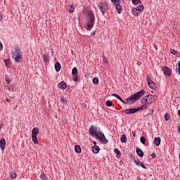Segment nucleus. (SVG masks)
Returning a JSON list of instances; mask_svg holds the SVG:
<instances>
[{"mask_svg":"<svg viewBox=\"0 0 180 180\" xmlns=\"http://www.w3.org/2000/svg\"><path fill=\"white\" fill-rule=\"evenodd\" d=\"M146 94V91L144 89L141 90L140 91H138L137 93L134 94V95H131L128 98H126L125 101L122 100V103H125L126 105H130L131 103H134L136 101H139L141 96H143V94Z\"/></svg>","mask_w":180,"mask_h":180,"instance_id":"f257e3e1","label":"nucleus"},{"mask_svg":"<svg viewBox=\"0 0 180 180\" xmlns=\"http://www.w3.org/2000/svg\"><path fill=\"white\" fill-rule=\"evenodd\" d=\"M96 130L97 129L92 126L90 127L89 133L92 137H96L97 140H99V141H103L104 144H108V139L105 137V134Z\"/></svg>","mask_w":180,"mask_h":180,"instance_id":"f03ea898","label":"nucleus"},{"mask_svg":"<svg viewBox=\"0 0 180 180\" xmlns=\"http://www.w3.org/2000/svg\"><path fill=\"white\" fill-rule=\"evenodd\" d=\"M86 26L88 29H92L94 27V25H95V15L91 11H86Z\"/></svg>","mask_w":180,"mask_h":180,"instance_id":"7ed1b4c3","label":"nucleus"},{"mask_svg":"<svg viewBox=\"0 0 180 180\" xmlns=\"http://www.w3.org/2000/svg\"><path fill=\"white\" fill-rule=\"evenodd\" d=\"M158 98L157 95L148 94L141 99V103L142 105H151V103H154L157 101Z\"/></svg>","mask_w":180,"mask_h":180,"instance_id":"20e7f679","label":"nucleus"},{"mask_svg":"<svg viewBox=\"0 0 180 180\" xmlns=\"http://www.w3.org/2000/svg\"><path fill=\"white\" fill-rule=\"evenodd\" d=\"M23 52L19 48H15L13 53V58L15 63H22L23 61V58L22 57Z\"/></svg>","mask_w":180,"mask_h":180,"instance_id":"39448f33","label":"nucleus"},{"mask_svg":"<svg viewBox=\"0 0 180 180\" xmlns=\"http://www.w3.org/2000/svg\"><path fill=\"white\" fill-rule=\"evenodd\" d=\"M40 133L39 128L34 127L32 130V140L34 144H39V141H37V135Z\"/></svg>","mask_w":180,"mask_h":180,"instance_id":"423d86ee","label":"nucleus"},{"mask_svg":"<svg viewBox=\"0 0 180 180\" xmlns=\"http://www.w3.org/2000/svg\"><path fill=\"white\" fill-rule=\"evenodd\" d=\"M144 11V6L139 5L136 8H134L131 10L132 15H134V16H139L141 12Z\"/></svg>","mask_w":180,"mask_h":180,"instance_id":"0eeeda50","label":"nucleus"},{"mask_svg":"<svg viewBox=\"0 0 180 180\" xmlns=\"http://www.w3.org/2000/svg\"><path fill=\"white\" fill-rule=\"evenodd\" d=\"M111 1L112 2L117 13H122V5H120V0H111Z\"/></svg>","mask_w":180,"mask_h":180,"instance_id":"6e6552de","label":"nucleus"},{"mask_svg":"<svg viewBox=\"0 0 180 180\" xmlns=\"http://www.w3.org/2000/svg\"><path fill=\"white\" fill-rule=\"evenodd\" d=\"M100 11L102 12V13H105V12L108 11V4L105 2L100 3L98 5Z\"/></svg>","mask_w":180,"mask_h":180,"instance_id":"1a4fd4ad","label":"nucleus"},{"mask_svg":"<svg viewBox=\"0 0 180 180\" xmlns=\"http://www.w3.org/2000/svg\"><path fill=\"white\" fill-rule=\"evenodd\" d=\"M137 112H139V109L137 108H129L126 109L124 111V113H125V115H133L134 113H137Z\"/></svg>","mask_w":180,"mask_h":180,"instance_id":"9d476101","label":"nucleus"},{"mask_svg":"<svg viewBox=\"0 0 180 180\" xmlns=\"http://www.w3.org/2000/svg\"><path fill=\"white\" fill-rule=\"evenodd\" d=\"M162 70L165 75H168V76L171 75V70H169L168 67L163 66L162 67Z\"/></svg>","mask_w":180,"mask_h":180,"instance_id":"9b49d317","label":"nucleus"},{"mask_svg":"<svg viewBox=\"0 0 180 180\" xmlns=\"http://www.w3.org/2000/svg\"><path fill=\"white\" fill-rule=\"evenodd\" d=\"M134 162L136 164V165H139L141 167V168H143L144 169H147V167L143 164L141 161H140L139 159H134Z\"/></svg>","mask_w":180,"mask_h":180,"instance_id":"f8f14e48","label":"nucleus"},{"mask_svg":"<svg viewBox=\"0 0 180 180\" xmlns=\"http://www.w3.org/2000/svg\"><path fill=\"white\" fill-rule=\"evenodd\" d=\"M59 89H67V84L65 82H61L58 84Z\"/></svg>","mask_w":180,"mask_h":180,"instance_id":"ddd939ff","label":"nucleus"},{"mask_svg":"<svg viewBox=\"0 0 180 180\" xmlns=\"http://www.w3.org/2000/svg\"><path fill=\"white\" fill-rule=\"evenodd\" d=\"M5 146H6V141H5V139H2L0 141V148L2 151L5 150Z\"/></svg>","mask_w":180,"mask_h":180,"instance_id":"4468645a","label":"nucleus"},{"mask_svg":"<svg viewBox=\"0 0 180 180\" xmlns=\"http://www.w3.org/2000/svg\"><path fill=\"white\" fill-rule=\"evenodd\" d=\"M154 144H155V146L158 147V146H160V144H161V138H160V137L155 138Z\"/></svg>","mask_w":180,"mask_h":180,"instance_id":"2eb2a0df","label":"nucleus"},{"mask_svg":"<svg viewBox=\"0 0 180 180\" xmlns=\"http://www.w3.org/2000/svg\"><path fill=\"white\" fill-rule=\"evenodd\" d=\"M136 153L139 157H141V158H143V157H144V153L139 148H136Z\"/></svg>","mask_w":180,"mask_h":180,"instance_id":"dca6fc26","label":"nucleus"},{"mask_svg":"<svg viewBox=\"0 0 180 180\" xmlns=\"http://www.w3.org/2000/svg\"><path fill=\"white\" fill-rule=\"evenodd\" d=\"M55 70L56 72H59L60 70H61V64H60V63L56 62L55 63Z\"/></svg>","mask_w":180,"mask_h":180,"instance_id":"f3484780","label":"nucleus"},{"mask_svg":"<svg viewBox=\"0 0 180 180\" xmlns=\"http://www.w3.org/2000/svg\"><path fill=\"white\" fill-rule=\"evenodd\" d=\"M68 12H69L70 13H72V12H74L75 9V7H74L73 5L72 6H68L67 8H66Z\"/></svg>","mask_w":180,"mask_h":180,"instance_id":"a211bd4d","label":"nucleus"},{"mask_svg":"<svg viewBox=\"0 0 180 180\" xmlns=\"http://www.w3.org/2000/svg\"><path fill=\"white\" fill-rule=\"evenodd\" d=\"M101 149L99 148V146H94L92 147V150H93V153H94V154H98V153H99V150Z\"/></svg>","mask_w":180,"mask_h":180,"instance_id":"6ab92c4d","label":"nucleus"},{"mask_svg":"<svg viewBox=\"0 0 180 180\" xmlns=\"http://www.w3.org/2000/svg\"><path fill=\"white\" fill-rule=\"evenodd\" d=\"M148 84L149 88H151V89H155V83H154V82H153V80L148 82Z\"/></svg>","mask_w":180,"mask_h":180,"instance_id":"aec40b11","label":"nucleus"},{"mask_svg":"<svg viewBox=\"0 0 180 180\" xmlns=\"http://www.w3.org/2000/svg\"><path fill=\"white\" fill-rule=\"evenodd\" d=\"M120 140L122 143H127V138L126 137V134L122 135Z\"/></svg>","mask_w":180,"mask_h":180,"instance_id":"412c9836","label":"nucleus"},{"mask_svg":"<svg viewBox=\"0 0 180 180\" xmlns=\"http://www.w3.org/2000/svg\"><path fill=\"white\" fill-rule=\"evenodd\" d=\"M43 61H44V63H49V54L48 53L44 54Z\"/></svg>","mask_w":180,"mask_h":180,"instance_id":"4be33fe9","label":"nucleus"},{"mask_svg":"<svg viewBox=\"0 0 180 180\" xmlns=\"http://www.w3.org/2000/svg\"><path fill=\"white\" fill-rule=\"evenodd\" d=\"M148 108V104H143L142 106L136 108V109H139L138 110V112H139V110H143V109H147Z\"/></svg>","mask_w":180,"mask_h":180,"instance_id":"5701e85b","label":"nucleus"},{"mask_svg":"<svg viewBox=\"0 0 180 180\" xmlns=\"http://www.w3.org/2000/svg\"><path fill=\"white\" fill-rule=\"evenodd\" d=\"M40 178L41 180H49V177H47V175H46L44 173L41 174Z\"/></svg>","mask_w":180,"mask_h":180,"instance_id":"b1692460","label":"nucleus"},{"mask_svg":"<svg viewBox=\"0 0 180 180\" xmlns=\"http://www.w3.org/2000/svg\"><path fill=\"white\" fill-rule=\"evenodd\" d=\"M75 152L77 153L78 154H79V153H81V146H78V145H76L75 146Z\"/></svg>","mask_w":180,"mask_h":180,"instance_id":"393cba45","label":"nucleus"},{"mask_svg":"<svg viewBox=\"0 0 180 180\" xmlns=\"http://www.w3.org/2000/svg\"><path fill=\"white\" fill-rule=\"evenodd\" d=\"M77 74H78V69H77V68L75 67L72 68V75H77Z\"/></svg>","mask_w":180,"mask_h":180,"instance_id":"a878e982","label":"nucleus"},{"mask_svg":"<svg viewBox=\"0 0 180 180\" xmlns=\"http://www.w3.org/2000/svg\"><path fill=\"white\" fill-rule=\"evenodd\" d=\"M112 96H115V98H117V99H118L119 101H120V102L123 101V98H122V97H120L119 95H117V94H112Z\"/></svg>","mask_w":180,"mask_h":180,"instance_id":"bb28decb","label":"nucleus"},{"mask_svg":"<svg viewBox=\"0 0 180 180\" xmlns=\"http://www.w3.org/2000/svg\"><path fill=\"white\" fill-rule=\"evenodd\" d=\"M11 179H15V178H16V172L15 171H13L11 173Z\"/></svg>","mask_w":180,"mask_h":180,"instance_id":"cd10ccee","label":"nucleus"},{"mask_svg":"<svg viewBox=\"0 0 180 180\" xmlns=\"http://www.w3.org/2000/svg\"><path fill=\"white\" fill-rule=\"evenodd\" d=\"M131 1L134 5H139V4H141V0H131Z\"/></svg>","mask_w":180,"mask_h":180,"instance_id":"c85d7f7f","label":"nucleus"},{"mask_svg":"<svg viewBox=\"0 0 180 180\" xmlns=\"http://www.w3.org/2000/svg\"><path fill=\"white\" fill-rule=\"evenodd\" d=\"M105 105H106V106H108L109 108H110V106H112L113 105V102H112L110 101H107L105 102Z\"/></svg>","mask_w":180,"mask_h":180,"instance_id":"c756f323","label":"nucleus"},{"mask_svg":"<svg viewBox=\"0 0 180 180\" xmlns=\"http://www.w3.org/2000/svg\"><path fill=\"white\" fill-rule=\"evenodd\" d=\"M170 118H171V115L169 113H166L165 115V119L166 122H168V120H169Z\"/></svg>","mask_w":180,"mask_h":180,"instance_id":"7c9ffc66","label":"nucleus"},{"mask_svg":"<svg viewBox=\"0 0 180 180\" xmlns=\"http://www.w3.org/2000/svg\"><path fill=\"white\" fill-rule=\"evenodd\" d=\"M11 63V60L6 59V60H4V63H5V65L6 67H7V68H9V63Z\"/></svg>","mask_w":180,"mask_h":180,"instance_id":"2f4dec72","label":"nucleus"},{"mask_svg":"<svg viewBox=\"0 0 180 180\" xmlns=\"http://www.w3.org/2000/svg\"><path fill=\"white\" fill-rule=\"evenodd\" d=\"M93 84L98 85V84H99V79L96 77L93 79Z\"/></svg>","mask_w":180,"mask_h":180,"instance_id":"473e14b6","label":"nucleus"},{"mask_svg":"<svg viewBox=\"0 0 180 180\" xmlns=\"http://www.w3.org/2000/svg\"><path fill=\"white\" fill-rule=\"evenodd\" d=\"M141 143H142V144H146V137H141Z\"/></svg>","mask_w":180,"mask_h":180,"instance_id":"72a5a7b5","label":"nucleus"},{"mask_svg":"<svg viewBox=\"0 0 180 180\" xmlns=\"http://www.w3.org/2000/svg\"><path fill=\"white\" fill-rule=\"evenodd\" d=\"M170 53H171L172 54H174V56H176V54L178 53V51H176L174 50V49H171V50H170Z\"/></svg>","mask_w":180,"mask_h":180,"instance_id":"f704fd0d","label":"nucleus"},{"mask_svg":"<svg viewBox=\"0 0 180 180\" xmlns=\"http://www.w3.org/2000/svg\"><path fill=\"white\" fill-rule=\"evenodd\" d=\"M114 153H115L117 155H120V150H119L117 148L114 149Z\"/></svg>","mask_w":180,"mask_h":180,"instance_id":"c9c22d12","label":"nucleus"},{"mask_svg":"<svg viewBox=\"0 0 180 180\" xmlns=\"http://www.w3.org/2000/svg\"><path fill=\"white\" fill-rule=\"evenodd\" d=\"M146 79H147V82H149L150 81H153L151 80V76H150V75H146Z\"/></svg>","mask_w":180,"mask_h":180,"instance_id":"e433bc0d","label":"nucleus"},{"mask_svg":"<svg viewBox=\"0 0 180 180\" xmlns=\"http://www.w3.org/2000/svg\"><path fill=\"white\" fill-rule=\"evenodd\" d=\"M60 101L62 103H67V100L65 98H64V97H62L60 98Z\"/></svg>","mask_w":180,"mask_h":180,"instance_id":"4c0bfd02","label":"nucleus"},{"mask_svg":"<svg viewBox=\"0 0 180 180\" xmlns=\"http://www.w3.org/2000/svg\"><path fill=\"white\" fill-rule=\"evenodd\" d=\"M73 81H75V82H77L78 81V76H75V77H73Z\"/></svg>","mask_w":180,"mask_h":180,"instance_id":"58836bf2","label":"nucleus"},{"mask_svg":"<svg viewBox=\"0 0 180 180\" xmlns=\"http://www.w3.org/2000/svg\"><path fill=\"white\" fill-rule=\"evenodd\" d=\"M3 49H4V46L2 45V43L0 42V51H2Z\"/></svg>","mask_w":180,"mask_h":180,"instance_id":"ea45409f","label":"nucleus"},{"mask_svg":"<svg viewBox=\"0 0 180 180\" xmlns=\"http://www.w3.org/2000/svg\"><path fill=\"white\" fill-rule=\"evenodd\" d=\"M151 157H153V158H155L157 157V155L155 153H152Z\"/></svg>","mask_w":180,"mask_h":180,"instance_id":"a19ab883","label":"nucleus"},{"mask_svg":"<svg viewBox=\"0 0 180 180\" xmlns=\"http://www.w3.org/2000/svg\"><path fill=\"white\" fill-rule=\"evenodd\" d=\"M6 81L7 82V84H11V79L6 78Z\"/></svg>","mask_w":180,"mask_h":180,"instance_id":"79ce46f5","label":"nucleus"},{"mask_svg":"<svg viewBox=\"0 0 180 180\" xmlns=\"http://www.w3.org/2000/svg\"><path fill=\"white\" fill-rule=\"evenodd\" d=\"M107 63H108V60H106V58H104L103 64H107Z\"/></svg>","mask_w":180,"mask_h":180,"instance_id":"37998d69","label":"nucleus"},{"mask_svg":"<svg viewBox=\"0 0 180 180\" xmlns=\"http://www.w3.org/2000/svg\"><path fill=\"white\" fill-rule=\"evenodd\" d=\"M7 86L8 87V91H13V89L9 87V86Z\"/></svg>","mask_w":180,"mask_h":180,"instance_id":"c03bdc74","label":"nucleus"},{"mask_svg":"<svg viewBox=\"0 0 180 180\" xmlns=\"http://www.w3.org/2000/svg\"><path fill=\"white\" fill-rule=\"evenodd\" d=\"M6 102H11V98H6Z\"/></svg>","mask_w":180,"mask_h":180,"instance_id":"a18cd8bd","label":"nucleus"},{"mask_svg":"<svg viewBox=\"0 0 180 180\" xmlns=\"http://www.w3.org/2000/svg\"><path fill=\"white\" fill-rule=\"evenodd\" d=\"M2 19H4V17L0 14V20H2Z\"/></svg>","mask_w":180,"mask_h":180,"instance_id":"49530a36","label":"nucleus"},{"mask_svg":"<svg viewBox=\"0 0 180 180\" xmlns=\"http://www.w3.org/2000/svg\"><path fill=\"white\" fill-rule=\"evenodd\" d=\"M150 113H151V114H153V113H154V109H151Z\"/></svg>","mask_w":180,"mask_h":180,"instance_id":"de8ad7c7","label":"nucleus"},{"mask_svg":"<svg viewBox=\"0 0 180 180\" xmlns=\"http://www.w3.org/2000/svg\"><path fill=\"white\" fill-rule=\"evenodd\" d=\"M136 64L137 65H141V62H138Z\"/></svg>","mask_w":180,"mask_h":180,"instance_id":"09e8293b","label":"nucleus"},{"mask_svg":"<svg viewBox=\"0 0 180 180\" xmlns=\"http://www.w3.org/2000/svg\"><path fill=\"white\" fill-rule=\"evenodd\" d=\"M133 136H134V137H136V132H134V133H133Z\"/></svg>","mask_w":180,"mask_h":180,"instance_id":"8fccbe9b","label":"nucleus"},{"mask_svg":"<svg viewBox=\"0 0 180 180\" xmlns=\"http://www.w3.org/2000/svg\"><path fill=\"white\" fill-rule=\"evenodd\" d=\"M93 143H94V146H96V141H94Z\"/></svg>","mask_w":180,"mask_h":180,"instance_id":"3c124183","label":"nucleus"},{"mask_svg":"<svg viewBox=\"0 0 180 180\" xmlns=\"http://www.w3.org/2000/svg\"><path fill=\"white\" fill-rule=\"evenodd\" d=\"M178 115L180 117V110H179V111H178Z\"/></svg>","mask_w":180,"mask_h":180,"instance_id":"603ef678","label":"nucleus"},{"mask_svg":"<svg viewBox=\"0 0 180 180\" xmlns=\"http://www.w3.org/2000/svg\"><path fill=\"white\" fill-rule=\"evenodd\" d=\"M4 125H2V124H0V130H1V129H2V127H3Z\"/></svg>","mask_w":180,"mask_h":180,"instance_id":"864d4df0","label":"nucleus"},{"mask_svg":"<svg viewBox=\"0 0 180 180\" xmlns=\"http://www.w3.org/2000/svg\"><path fill=\"white\" fill-rule=\"evenodd\" d=\"M179 133H180V127H179Z\"/></svg>","mask_w":180,"mask_h":180,"instance_id":"5fc2aeb1","label":"nucleus"}]
</instances>
